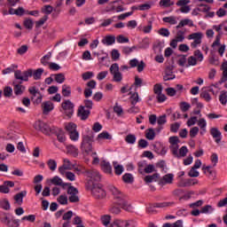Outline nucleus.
Here are the masks:
<instances>
[{"label":"nucleus","instance_id":"56","mask_svg":"<svg viewBox=\"0 0 227 227\" xmlns=\"http://www.w3.org/2000/svg\"><path fill=\"white\" fill-rule=\"evenodd\" d=\"M168 141L172 146H176L178 145V143H180V139L178 138L177 136L170 137L168 138Z\"/></svg>","mask_w":227,"mask_h":227},{"label":"nucleus","instance_id":"1","mask_svg":"<svg viewBox=\"0 0 227 227\" xmlns=\"http://www.w3.org/2000/svg\"><path fill=\"white\" fill-rule=\"evenodd\" d=\"M108 191H110L114 196V202L109 208L111 214L118 215L121 212V208L126 210V212H132V205L129 204V201L125 199V195H123L120 190L114 185H109Z\"/></svg>","mask_w":227,"mask_h":227},{"label":"nucleus","instance_id":"29","mask_svg":"<svg viewBox=\"0 0 227 227\" xmlns=\"http://www.w3.org/2000/svg\"><path fill=\"white\" fill-rule=\"evenodd\" d=\"M156 178H159V173H155L152 176H145V182H146V184H152V182H157V179Z\"/></svg>","mask_w":227,"mask_h":227},{"label":"nucleus","instance_id":"17","mask_svg":"<svg viewBox=\"0 0 227 227\" xmlns=\"http://www.w3.org/2000/svg\"><path fill=\"white\" fill-rule=\"evenodd\" d=\"M55 132L51 133V134H55V136H57V139L59 143H65V141H67V137H65V131H63L62 129L54 128Z\"/></svg>","mask_w":227,"mask_h":227},{"label":"nucleus","instance_id":"57","mask_svg":"<svg viewBox=\"0 0 227 227\" xmlns=\"http://www.w3.org/2000/svg\"><path fill=\"white\" fill-rule=\"evenodd\" d=\"M53 11L54 7H52L51 5H45L44 9H42V12L45 13L47 16L51 15V13H52Z\"/></svg>","mask_w":227,"mask_h":227},{"label":"nucleus","instance_id":"63","mask_svg":"<svg viewBox=\"0 0 227 227\" xmlns=\"http://www.w3.org/2000/svg\"><path fill=\"white\" fill-rule=\"evenodd\" d=\"M148 146V141L144 138H141L138 141V148H146Z\"/></svg>","mask_w":227,"mask_h":227},{"label":"nucleus","instance_id":"8","mask_svg":"<svg viewBox=\"0 0 227 227\" xmlns=\"http://www.w3.org/2000/svg\"><path fill=\"white\" fill-rule=\"evenodd\" d=\"M67 194H70L68 198V200L70 201V203H79L80 201L79 196H78L79 190H77V188L70 184L67 188Z\"/></svg>","mask_w":227,"mask_h":227},{"label":"nucleus","instance_id":"20","mask_svg":"<svg viewBox=\"0 0 227 227\" xmlns=\"http://www.w3.org/2000/svg\"><path fill=\"white\" fill-rule=\"evenodd\" d=\"M26 196H27V192L22 191L14 195V200L16 201V203H18V205H22V203H24V198H26Z\"/></svg>","mask_w":227,"mask_h":227},{"label":"nucleus","instance_id":"24","mask_svg":"<svg viewBox=\"0 0 227 227\" xmlns=\"http://www.w3.org/2000/svg\"><path fill=\"white\" fill-rule=\"evenodd\" d=\"M67 153L73 155V157H78L79 155V149H77L74 145H67Z\"/></svg>","mask_w":227,"mask_h":227},{"label":"nucleus","instance_id":"32","mask_svg":"<svg viewBox=\"0 0 227 227\" xmlns=\"http://www.w3.org/2000/svg\"><path fill=\"white\" fill-rule=\"evenodd\" d=\"M189 40H198L199 42H201V38H203V33L197 32L190 35L188 36Z\"/></svg>","mask_w":227,"mask_h":227},{"label":"nucleus","instance_id":"2","mask_svg":"<svg viewBox=\"0 0 227 227\" xmlns=\"http://www.w3.org/2000/svg\"><path fill=\"white\" fill-rule=\"evenodd\" d=\"M95 139V136L91 134V136L84 135L82 137V141L81 144V150L82 153H86V155H90V152H93V141Z\"/></svg>","mask_w":227,"mask_h":227},{"label":"nucleus","instance_id":"27","mask_svg":"<svg viewBox=\"0 0 227 227\" xmlns=\"http://www.w3.org/2000/svg\"><path fill=\"white\" fill-rule=\"evenodd\" d=\"M0 207L3 208V210H10V208H12L8 199H4L0 200Z\"/></svg>","mask_w":227,"mask_h":227},{"label":"nucleus","instance_id":"64","mask_svg":"<svg viewBox=\"0 0 227 227\" xmlns=\"http://www.w3.org/2000/svg\"><path fill=\"white\" fill-rule=\"evenodd\" d=\"M227 81V69L223 71V76L218 82V84H223V82H226Z\"/></svg>","mask_w":227,"mask_h":227},{"label":"nucleus","instance_id":"53","mask_svg":"<svg viewBox=\"0 0 227 227\" xmlns=\"http://www.w3.org/2000/svg\"><path fill=\"white\" fill-rule=\"evenodd\" d=\"M28 93L32 95V98H35V97H36V94L40 95L41 92L40 90H36V86H33L28 89Z\"/></svg>","mask_w":227,"mask_h":227},{"label":"nucleus","instance_id":"16","mask_svg":"<svg viewBox=\"0 0 227 227\" xmlns=\"http://www.w3.org/2000/svg\"><path fill=\"white\" fill-rule=\"evenodd\" d=\"M196 184H198V181L194 182V179L181 178L180 181L177 184V187H191V185H196Z\"/></svg>","mask_w":227,"mask_h":227},{"label":"nucleus","instance_id":"37","mask_svg":"<svg viewBox=\"0 0 227 227\" xmlns=\"http://www.w3.org/2000/svg\"><path fill=\"white\" fill-rule=\"evenodd\" d=\"M51 56H52V52H48L45 56H43L41 59L42 65H43L44 67H47V65H49V59H51Z\"/></svg>","mask_w":227,"mask_h":227},{"label":"nucleus","instance_id":"3","mask_svg":"<svg viewBox=\"0 0 227 227\" xmlns=\"http://www.w3.org/2000/svg\"><path fill=\"white\" fill-rule=\"evenodd\" d=\"M34 129H35L39 132H42L45 136H50V134L56 132V130L54 129V126L51 127L47 122H44L43 121L41 120L36 121L34 123Z\"/></svg>","mask_w":227,"mask_h":227},{"label":"nucleus","instance_id":"41","mask_svg":"<svg viewBox=\"0 0 227 227\" xmlns=\"http://www.w3.org/2000/svg\"><path fill=\"white\" fill-rule=\"evenodd\" d=\"M57 201L59 205H68V197L67 195H60Z\"/></svg>","mask_w":227,"mask_h":227},{"label":"nucleus","instance_id":"62","mask_svg":"<svg viewBox=\"0 0 227 227\" xmlns=\"http://www.w3.org/2000/svg\"><path fill=\"white\" fill-rule=\"evenodd\" d=\"M167 120H166V114L160 115L158 120H157V123L158 125H164L167 123Z\"/></svg>","mask_w":227,"mask_h":227},{"label":"nucleus","instance_id":"35","mask_svg":"<svg viewBox=\"0 0 227 227\" xmlns=\"http://www.w3.org/2000/svg\"><path fill=\"white\" fill-rule=\"evenodd\" d=\"M162 20H163V22L171 24L172 26H175V24L177 23L176 18H175V16L165 17L162 19Z\"/></svg>","mask_w":227,"mask_h":227},{"label":"nucleus","instance_id":"33","mask_svg":"<svg viewBox=\"0 0 227 227\" xmlns=\"http://www.w3.org/2000/svg\"><path fill=\"white\" fill-rule=\"evenodd\" d=\"M66 130L67 132L72 133V132H75L77 131V124L74 123V122H69L67 126H66Z\"/></svg>","mask_w":227,"mask_h":227},{"label":"nucleus","instance_id":"28","mask_svg":"<svg viewBox=\"0 0 227 227\" xmlns=\"http://www.w3.org/2000/svg\"><path fill=\"white\" fill-rule=\"evenodd\" d=\"M62 95L63 97H70L72 95V88L67 84L62 86Z\"/></svg>","mask_w":227,"mask_h":227},{"label":"nucleus","instance_id":"59","mask_svg":"<svg viewBox=\"0 0 227 227\" xmlns=\"http://www.w3.org/2000/svg\"><path fill=\"white\" fill-rule=\"evenodd\" d=\"M162 84L160 83H156L154 86H153V91H154V94L155 95H159L160 93H162Z\"/></svg>","mask_w":227,"mask_h":227},{"label":"nucleus","instance_id":"6","mask_svg":"<svg viewBox=\"0 0 227 227\" xmlns=\"http://www.w3.org/2000/svg\"><path fill=\"white\" fill-rule=\"evenodd\" d=\"M91 192L96 200H104L106 196V190L102 188L100 184L92 183Z\"/></svg>","mask_w":227,"mask_h":227},{"label":"nucleus","instance_id":"22","mask_svg":"<svg viewBox=\"0 0 227 227\" xmlns=\"http://www.w3.org/2000/svg\"><path fill=\"white\" fill-rule=\"evenodd\" d=\"M114 174L117 176H120L122 175L123 171H125V168L122 167V165L118 164V162L114 161Z\"/></svg>","mask_w":227,"mask_h":227},{"label":"nucleus","instance_id":"26","mask_svg":"<svg viewBox=\"0 0 227 227\" xmlns=\"http://www.w3.org/2000/svg\"><path fill=\"white\" fill-rule=\"evenodd\" d=\"M124 184H134V176L130 173H126L122 176Z\"/></svg>","mask_w":227,"mask_h":227},{"label":"nucleus","instance_id":"49","mask_svg":"<svg viewBox=\"0 0 227 227\" xmlns=\"http://www.w3.org/2000/svg\"><path fill=\"white\" fill-rule=\"evenodd\" d=\"M180 109L183 113H187L191 109V105L185 101L180 103Z\"/></svg>","mask_w":227,"mask_h":227},{"label":"nucleus","instance_id":"45","mask_svg":"<svg viewBox=\"0 0 227 227\" xmlns=\"http://www.w3.org/2000/svg\"><path fill=\"white\" fill-rule=\"evenodd\" d=\"M201 214H212L214 212V207L211 205H206L201 207Z\"/></svg>","mask_w":227,"mask_h":227},{"label":"nucleus","instance_id":"51","mask_svg":"<svg viewBox=\"0 0 227 227\" xmlns=\"http://www.w3.org/2000/svg\"><path fill=\"white\" fill-rule=\"evenodd\" d=\"M28 49L29 47L27 44H24L17 50V52L20 54V56H22L27 52Z\"/></svg>","mask_w":227,"mask_h":227},{"label":"nucleus","instance_id":"9","mask_svg":"<svg viewBox=\"0 0 227 227\" xmlns=\"http://www.w3.org/2000/svg\"><path fill=\"white\" fill-rule=\"evenodd\" d=\"M118 4V5H116ZM121 4H124L122 0H115L109 4V7H106V12H114L116 11L117 13H120V12H125V9Z\"/></svg>","mask_w":227,"mask_h":227},{"label":"nucleus","instance_id":"10","mask_svg":"<svg viewBox=\"0 0 227 227\" xmlns=\"http://www.w3.org/2000/svg\"><path fill=\"white\" fill-rule=\"evenodd\" d=\"M12 86H13L14 95H16V97L23 95L24 91H26V86L22 85V82L19 80L15 79L12 82Z\"/></svg>","mask_w":227,"mask_h":227},{"label":"nucleus","instance_id":"58","mask_svg":"<svg viewBox=\"0 0 227 227\" xmlns=\"http://www.w3.org/2000/svg\"><path fill=\"white\" fill-rule=\"evenodd\" d=\"M21 221H28V223H35V221H36V215H29L23 216L21 218Z\"/></svg>","mask_w":227,"mask_h":227},{"label":"nucleus","instance_id":"7","mask_svg":"<svg viewBox=\"0 0 227 227\" xmlns=\"http://www.w3.org/2000/svg\"><path fill=\"white\" fill-rule=\"evenodd\" d=\"M61 107L65 110L66 116H67V118H72V116H74V107H75V106L72 101H70V99L62 102Z\"/></svg>","mask_w":227,"mask_h":227},{"label":"nucleus","instance_id":"40","mask_svg":"<svg viewBox=\"0 0 227 227\" xmlns=\"http://www.w3.org/2000/svg\"><path fill=\"white\" fill-rule=\"evenodd\" d=\"M97 139H108V140H111V139H113V136H111L109 134V132H107V131H103L102 133H100L98 136Z\"/></svg>","mask_w":227,"mask_h":227},{"label":"nucleus","instance_id":"34","mask_svg":"<svg viewBox=\"0 0 227 227\" xmlns=\"http://www.w3.org/2000/svg\"><path fill=\"white\" fill-rule=\"evenodd\" d=\"M34 24L35 23L33 22V20H31V19H25V20L23 21L24 27H26V29H28L29 31H31V29H33Z\"/></svg>","mask_w":227,"mask_h":227},{"label":"nucleus","instance_id":"25","mask_svg":"<svg viewBox=\"0 0 227 227\" xmlns=\"http://www.w3.org/2000/svg\"><path fill=\"white\" fill-rule=\"evenodd\" d=\"M145 137L149 141H153L155 139V129L153 128H149L145 130Z\"/></svg>","mask_w":227,"mask_h":227},{"label":"nucleus","instance_id":"23","mask_svg":"<svg viewBox=\"0 0 227 227\" xmlns=\"http://www.w3.org/2000/svg\"><path fill=\"white\" fill-rule=\"evenodd\" d=\"M43 74V68H37L36 70H32V77L34 81H40L42 75Z\"/></svg>","mask_w":227,"mask_h":227},{"label":"nucleus","instance_id":"55","mask_svg":"<svg viewBox=\"0 0 227 227\" xmlns=\"http://www.w3.org/2000/svg\"><path fill=\"white\" fill-rule=\"evenodd\" d=\"M200 98H204L206 102H210V100H212V97H210V93H208L207 90H204L200 93Z\"/></svg>","mask_w":227,"mask_h":227},{"label":"nucleus","instance_id":"21","mask_svg":"<svg viewBox=\"0 0 227 227\" xmlns=\"http://www.w3.org/2000/svg\"><path fill=\"white\" fill-rule=\"evenodd\" d=\"M116 42V36L114 35H106L102 39V43L104 45H113Z\"/></svg>","mask_w":227,"mask_h":227},{"label":"nucleus","instance_id":"61","mask_svg":"<svg viewBox=\"0 0 227 227\" xmlns=\"http://www.w3.org/2000/svg\"><path fill=\"white\" fill-rule=\"evenodd\" d=\"M158 33L160 35V36H169L170 35L169 29L168 28H160Z\"/></svg>","mask_w":227,"mask_h":227},{"label":"nucleus","instance_id":"11","mask_svg":"<svg viewBox=\"0 0 227 227\" xmlns=\"http://www.w3.org/2000/svg\"><path fill=\"white\" fill-rule=\"evenodd\" d=\"M91 111L85 109L83 106H80L77 111V116L82 120V121H86L90 118Z\"/></svg>","mask_w":227,"mask_h":227},{"label":"nucleus","instance_id":"52","mask_svg":"<svg viewBox=\"0 0 227 227\" xmlns=\"http://www.w3.org/2000/svg\"><path fill=\"white\" fill-rule=\"evenodd\" d=\"M188 176H191V178H198V176H200V172L192 167L191 170L188 172Z\"/></svg>","mask_w":227,"mask_h":227},{"label":"nucleus","instance_id":"14","mask_svg":"<svg viewBox=\"0 0 227 227\" xmlns=\"http://www.w3.org/2000/svg\"><path fill=\"white\" fill-rule=\"evenodd\" d=\"M210 135L215 139V143L219 145L221 143V139H223V136L219 129L217 128H211L210 129Z\"/></svg>","mask_w":227,"mask_h":227},{"label":"nucleus","instance_id":"13","mask_svg":"<svg viewBox=\"0 0 227 227\" xmlns=\"http://www.w3.org/2000/svg\"><path fill=\"white\" fill-rule=\"evenodd\" d=\"M175 178L174 174H166L162 176V178L159 181V185H168L173 184V180Z\"/></svg>","mask_w":227,"mask_h":227},{"label":"nucleus","instance_id":"54","mask_svg":"<svg viewBox=\"0 0 227 227\" xmlns=\"http://www.w3.org/2000/svg\"><path fill=\"white\" fill-rule=\"evenodd\" d=\"M47 165L51 171H55L56 168H58V162L55 160H49Z\"/></svg>","mask_w":227,"mask_h":227},{"label":"nucleus","instance_id":"48","mask_svg":"<svg viewBox=\"0 0 227 227\" xmlns=\"http://www.w3.org/2000/svg\"><path fill=\"white\" fill-rule=\"evenodd\" d=\"M55 81L59 84H63L65 82V74L63 73L55 74Z\"/></svg>","mask_w":227,"mask_h":227},{"label":"nucleus","instance_id":"42","mask_svg":"<svg viewBox=\"0 0 227 227\" xmlns=\"http://www.w3.org/2000/svg\"><path fill=\"white\" fill-rule=\"evenodd\" d=\"M12 95H13V89H12V87H10V86L4 87V96L7 98H10V97H12Z\"/></svg>","mask_w":227,"mask_h":227},{"label":"nucleus","instance_id":"15","mask_svg":"<svg viewBox=\"0 0 227 227\" xmlns=\"http://www.w3.org/2000/svg\"><path fill=\"white\" fill-rule=\"evenodd\" d=\"M51 183L53 184V185H59L60 187H63V189L72 185L71 183H64L63 179L58 176H55L52 179H51Z\"/></svg>","mask_w":227,"mask_h":227},{"label":"nucleus","instance_id":"36","mask_svg":"<svg viewBox=\"0 0 227 227\" xmlns=\"http://www.w3.org/2000/svg\"><path fill=\"white\" fill-rule=\"evenodd\" d=\"M173 205V202H159V203H154L153 207L154 208H166V207H170Z\"/></svg>","mask_w":227,"mask_h":227},{"label":"nucleus","instance_id":"12","mask_svg":"<svg viewBox=\"0 0 227 227\" xmlns=\"http://www.w3.org/2000/svg\"><path fill=\"white\" fill-rule=\"evenodd\" d=\"M84 174L86 176H88V178L91 179V182H100L102 178L100 176V173H98L97 170H85Z\"/></svg>","mask_w":227,"mask_h":227},{"label":"nucleus","instance_id":"4","mask_svg":"<svg viewBox=\"0 0 227 227\" xmlns=\"http://www.w3.org/2000/svg\"><path fill=\"white\" fill-rule=\"evenodd\" d=\"M0 221L4 226L7 227H19L20 226V220L15 219V216L11 213H4L1 216Z\"/></svg>","mask_w":227,"mask_h":227},{"label":"nucleus","instance_id":"5","mask_svg":"<svg viewBox=\"0 0 227 227\" xmlns=\"http://www.w3.org/2000/svg\"><path fill=\"white\" fill-rule=\"evenodd\" d=\"M29 77H33V69L28 68L27 70L22 72L21 70L14 71V78L16 81L27 82L29 81Z\"/></svg>","mask_w":227,"mask_h":227},{"label":"nucleus","instance_id":"50","mask_svg":"<svg viewBox=\"0 0 227 227\" xmlns=\"http://www.w3.org/2000/svg\"><path fill=\"white\" fill-rule=\"evenodd\" d=\"M130 99L131 106H136V104L139 102V94L137 92H134L133 94H131Z\"/></svg>","mask_w":227,"mask_h":227},{"label":"nucleus","instance_id":"38","mask_svg":"<svg viewBox=\"0 0 227 227\" xmlns=\"http://www.w3.org/2000/svg\"><path fill=\"white\" fill-rule=\"evenodd\" d=\"M101 222L104 226L108 227L111 223V215H105L101 217Z\"/></svg>","mask_w":227,"mask_h":227},{"label":"nucleus","instance_id":"60","mask_svg":"<svg viewBox=\"0 0 227 227\" xmlns=\"http://www.w3.org/2000/svg\"><path fill=\"white\" fill-rule=\"evenodd\" d=\"M198 132H200V128L193 127L190 130V137L194 138L196 136H198Z\"/></svg>","mask_w":227,"mask_h":227},{"label":"nucleus","instance_id":"44","mask_svg":"<svg viewBox=\"0 0 227 227\" xmlns=\"http://www.w3.org/2000/svg\"><path fill=\"white\" fill-rule=\"evenodd\" d=\"M219 101L222 104V106H226L227 104V92L222 91V93L219 96Z\"/></svg>","mask_w":227,"mask_h":227},{"label":"nucleus","instance_id":"47","mask_svg":"<svg viewBox=\"0 0 227 227\" xmlns=\"http://www.w3.org/2000/svg\"><path fill=\"white\" fill-rule=\"evenodd\" d=\"M125 141L126 143H128V145H134V143H136V135H127L125 137Z\"/></svg>","mask_w":227,"mask_h":227},{"label":"nucleus","instance_id":"19","mask_svg":"<svg viewBox=\"0 0 227 227\" xmlns=\"http://www.w3.org/2000/svg\"><path fill=\"white\" fill-rule=\"evenodd\" d=\"M100 166L104 173H107L108 175H113V167L111 166V163H109V161L103 160L100 163Z\"/></svg>","mask_w":227,"mask_h":227},{"label":"nucleus","instance_id":"31","mask_svg":"<svg viewBox=\"0 0 227 227\" xmlns=\"http://www.w3.org/2000/svg\"><path fill=\"white\" fill-rule=\"evenodd\" d=\"M212 166H203L202 167V171H207L209 174V176H212V178H215V176L217 175V172L215 170H211Z\"/></svg>","mask_w":227,"mask_h":227},{"label":"nucleus","instance_id":"43","mask_svg":"<svg viewBox=\"0 0 227 227\" xmlns=\"http://www.w3.org/2000/svg\"><path fill=\"white\" fill-rule=\"evenodd\" d=\"M120 72V66L118 65V63H114L111 65L110 67V74H112V75L118 74Z\"/></svg>","mask_w":227,"mask_h":227},{"label":"nucleus","instance_id":"39","mask_svg":"<svg viewBox=\"0 0 227 227\" xmlns=\"http://www.w3.org/2000/svg\"><path fill=\"white\" fill-rule=\"evenodd\" d=\"M184 40H185V31L178 30L176 36V41L184 42Z\"/></svg>","mask_w":227,"mask_h":227},{"label":"nucleus","instance_id":"18","mask_svg":"<svg viewBox=\"0 0 227 227\" xmlns=\"http://www.w3.org/2000/svg\"><path fill=\"white\" fill-rule=\"evenodd\" d=\"M43 114H49L51 111L54 110V104L51 101H44L42 104Z\"/></svg>","mask_w":227,"mask_h":227},{"label":"nucleus","instance_id":"46","mask_svg":"<svg viewBox=\"0 0 227 227\" xmlns=\"http://www.w3.org/2000/svg\"><path fill=\"white\" fill-rule=\"evenodd\" d=\"M83 104L84 106H82L84 107V109H87L88 111H91V109H93V101L90 99H85L83 100Z\"/></svg>","mask_w":227,"mask_h":227},{"label":"nucleus","instance_id":"30","mask_svg":"<svg viewBox=\"0 0 227 227\" xmlns=\"http://www.w3.org/2000/svg\"><path fill=\"white\" fill-rule=\"evenodd\" d=\"M47 20H49V16L44 15L38 21H35V28L38 29L40 27H42V26H43V24H45V22H47Z\"/></svg>","mask_w":227,"mask_h":227}]
</instances>
